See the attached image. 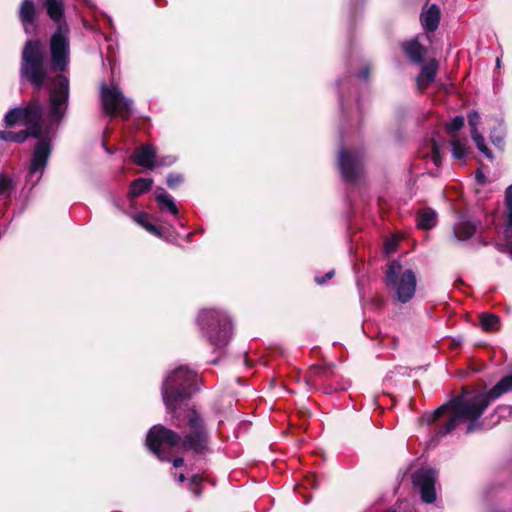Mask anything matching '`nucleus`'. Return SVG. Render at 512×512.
<instances>
[{
    "mask_svg": "<svg viewBox=\"0 0 512 512\" xmlns=\"http://www.w3.org/2000/svg\"><path fill=\"white\" fill-rule=\"evenodd\" d=\"M339 98H340V102L342 103L343 102V95H342V93H340Z\"/></svg>",
    "mask_w": 512,
    "mask_h": 512,
    "instance_id": "nucleus-45",
    "label": "nucleus"
},
{
    "mask_svg": "<svg viewBox=\"0 0 512 512\" xmlns=\"http://www.w3.org/2000/svg\"><path fill=\"white\" fill-rule=\"evenodd\" d=\"M166 182L169 188L174 189L183 182V175L179 173H170Z\"/></svg>",
    "mask_w": 512,
    "mask_h": 512,
    "instance_id": "nucleus-28",
    "label": "nucleus"
},
{
    "mask_svg": "<svg viewBox=\"0 0 512 512\" xmlns=\"http://www.w3.org/2000/svg\"><path fill=\"white\" fill-rule=\"evenodd\" d=\"M403 51L409 60L415 64H421L425 56L424 47L416 40H411L402 45Z\"/></svg>",
    "mask_w": 512,
    "mask_h": 512,
    "instance_id": "nucleus-17",
    "label": "nucleus"
},
{
    "mask_svg": "<svg viewBox=\"0 0 512 512\" xmlns=\"http://www.w3.org/2000/svg\"><path fill=\"white\" fill-rule=\"evenodd\" d=\"M323 369L320 366H312L309 370L308 375L305 376V381L309 389H314L316 386L315 377L320 375Z\"/></svg>",
    "mask_w": 512,
    "mask_h": 512,
    "instance_id": "nucleus-26",
    "label": "nucleus"
},
{
    "mask_svg": "<svg viewBox=\"0 0 512 512\" xmlns=\"http://www.w3.org/2000/svg\"><path fill=\"white\" fill-rule=\"evenodd\" d=\"M69 94V79L65 75H58L50 84L46 111L38 98H32L26 106L10 109L5 114L6 126L22 123L27 130L0 131V140L23 143L29 136L38 138L26 176V184L31 188L41 180L51 154V140L47 135L42 137L40 120L46 114L51 121L59 123L67 112Z\"/></svg>",
    "mask_w": 512,
    "mask_h": 512,
    "instance_id": "nucleus-2",
    "label": "nucleus"
},
{
    "mask_svg": "<svg viewBox=\"0 0 512 512\" xmlns=\"http://www.w3.org/2000/svg\"><path fill=\"white\" fill-rule=\"evenodd\" d=\"M413 484L421 494V499L426 503H433L436 500L435 481L436 472L431 468L420 469L413 475Z\"/></svg>",
    "mask_w": 512,
    "mask_h": 512,
    "instance_id": "nucleus-10",
    "label": "nucleus"
},
{
    "mask_svg": "<svg viewBox=\"0 0 512 512\" xmlns=\"http://www.w3.org/2000/svg\"><path fill=\"white\" fill-rule=\"evenodd\" d=\"M111 201H112V204H113V205H114L118 210H120V211L124 212V209H123L122 205L120 204V201H119V199H118V198L113 197V198L111 199Z\"/></svg>",
    "mask_w": 512,
    "mask_h": 512,
    "instance_id": "nucleus-40",
    "label": "nucleus"
},
{
    "mask_svg": "<svg viewBox=\"0 0 512 512\" xmlns=\"http://www.w3.org/2000/svg\"><path fill=\"white\" fill-rule=\"evenodd\" d=\"M396 246H397L396 240H394V239L388 240V241L385 242L384 252L386 254L393 253L395 251V249H396Z\"/></svg>",
    "mask_w": 512,
    "mask_h": 512,
    "instance_id": "nucleus-35",
    "label": "nucleus"
},
{
    "mask_svg": "<svg viewBox=\"0 0 512 512\" xmlns=\"http://www.w3.org/2000/svg\"><path fill=\"white\" fill-rule=\"evenodd\" d=\"M48 17L56 24L49 48L51 68L65 72L70 62V28L66 22L64 0H43Z\"/></svg>",
    "mask_w": 512,
    "mask_h": 512,
    "instance_id": "nucleus-4",
    "label": "nucleus"
},
{
    "mask_svg": "<svg viewBox=\"0 0 512 512\" xmlns=\"http://www.w3.org/2000/svg\"><path fill=\"white\" fill-rule=\"evenodd\" d=\"M176 161V158L173 156H167L165 158L160 159L158 162L156 161V165L160 166H170Z\"/></svg>",
    "mask_w": 512,
    "mask_h": 512,
    "instance_id": "nucleus-36",
    "label": "nucleus"
},
{
    "mask_svg": "<svg viewBox=\"0 0 512 512\" xmlns=\"http://www.w3.org/2000/svg\"><path fill=\"white\" fill-rule=\"evenodd\" d=\"M431 159L433 161V163L438 167L441 162H442V156H441V153H440V149H439V146L436 144V143H433V146H432V155H431Z\"/></svg>",
    "mask_w": 512,
    "mask_h": 512,
    "instance_id": "nucleus-31",
    "label": "nucleus"
},
{
    "mask_svg": "<svg viewBox=\"0 0 512 512\" xmlns=\"http://www.w3.org/2000/svg\"><path fill=\"white\" fill-rule=\"evenodd\" d=\"M452 146V155L457 160H463L467 156V147L466 144L459 141V140H453L451 142Z\"/></svg>",
    "mask_w": 512,
    "mask_h": 512,
    "instance_id": "nucleus-24",
    "label": "nucleus"
},
{
    "mask_svg": "<svg viewBox=\"0 0 512 512\" xmlns=\"http://www.w3.org/2000/svg\"><path fill=\"white\" fill-rule=\"evenodd\" d=\"M20 73L36 88L41 89L47 79L45 52L39 40H27L21 55Z\"/></svg>",
    "mask_w": 512,
    "mask_h": 512,
    "instance_id": "nucleus-6",
    "label": "nucleus"
},
{
    "mask_svg": "<svg viewBox=\"0 0 512 512\" xmlns=\"http://www.w3.org/2000/svg\"><path fill=\"white\" fill-rule=\"evenodd\" d=\"M386 284L392 289L398 302L407 303L415 295L416 274L412 269H404L399 261L394 260L386 270Z\"/></svg>",
    "mask_w": 512,
    "mask_h": 512,
    "instance_id": "nucleus-7",
    "label": "nucleus"
},
{
    "mask_svg": "<svg viewBox=\"0 0 512 512\" xmlns=\"http://www.w3.org/2000/svg\"><path fill=\"white\" fill-rule=\"evenodd\" d=\"M490 139H491V142L496 145V146H499L502 144L503 142V137L502 136H496L494 134H491L490 135Z\"/></svg>",
    "mask_w": 512,
    "mask_h": 512,
    "instance_id": "nucleus-38",
    "label": "nucleus"
},
{
    "mask_svg": "<svg viewBox=\"0 0 512 512\" xmlns=\"http://www.w3.org/2000/svg\"><path fill=\"white\" fill-rule=\"evenodd\" d=\"M507 240H508L509 253H510V256L512 258V238L511 239H507Z\"/></svg>",
    "mask_w": 512,
    "mask_h": 512,
    "instance_id": "nucleus-43",
    "label": "nucleus"
},
{
    "mask_svg": "<svg viewBox=\"0 0 512 512\" xmlns=\"http://www.w3.org/2000/svg\"><path fill=\"white\" fill-rule=\"evenodd\" d=\"M509 391H512V375L503 377L488 392L465 393L453 398L448 404L441 405L433 412L424 414L420 418V422L431 425L437 422L448 409L452 410L448 420L435 431L430 445L433 444V446H435L441 438L454 431L460 423L467 424V434L480 429L481 424L479 419L490 405L491 401L496 400Z\"/></svg>",
    "mask_w": 512,
    "mask_h": 512,
    "instance_id": "nucleus-3",
    "label": "nucleus"
},
{
    "mask_svg": "<svg viewBox=\"0 0 512 512\" xmlns=\"http://www.w3.org/2000/svg\"><path fill=\"white\" fill-rule=\"evenodd\" d=\"M475 177H476V181L478 184H480V185L486 184L487 178L481 170L476 171Z\"/></svg>",
    "mask_w": 512,
    "mask_h": 512,
    "instance_id": "nucleus-37",
    "label": "nucleus"
},
{
    "mask_svg": "<svg viewBox=\"0 0 512 512\" xmlns=\"http://www.w3.org/2000/svg\"><path fill=\"white\" fill-rule=\"evenodd\" d=\"M19 19L26 34L36 31L37 8L33 0H23L19 8Z\"/></svg>",
    "mask_w": 512,
    "mask_h": 512,
    "instance_id": "nucleus-11",
    "label": "nucleus"
},
{
    "mask_svg": "<svg viewBox=\"0 0 512 512\" xmlns=\"http://www.w3.org/2000/svg\"><path fill=\"white\" fill-rule=\"evenodd\" d=\"M464 126V117L463 116H455L448 124L447 130L451 134L452 137L455 136V133L459 131Z\"/></svg>",
    "mask_w": 512,
    "mask_h": 512,
    "instance_id": "nucleus-27",
    "label": "nucleus"
},
{
    "mask_svg": "<svg viewBox=\"0 0 512 512\" xmlns=\"http://www.w3.org/2000/svg\"><path fill=\"white\" fill-rule=\"evenodd\" d=\"M338 168L346 182H355L363 172V155L340 148L338 154Z\"/></svg>",
    "mask_w": 512,
    "mask_h": 512,
    "instance_id": "nucleus-9",
    "label": "nucleus"
},
{
    "mask_svg": "<svg viewBox=\"0 0 512 512\" xmlns=\"http://www.w3.org/2000/svg\"><path fill=\"white\" fill-rule=\"evenodd\" d=\"M471 137H472L476 147L478 148V150L480 152H482L487 158H492V152L487 147L483 135L481 133H479L478 130H474L471 133Z\"/></svg>",
    "mask_w": 512,
    "mask_h": 512,
    "instance_id": "nucleus-23",
    "label": "nucleus"
},
{
    "mask_svg": "<svg viewBox=\"0 0 512 512\" xmlns=\"http://www.w3.org/2000/svg\"><path fill=\"white\" fill-rule=\"evenodd\" d=\"M477 228V222L466 217H461L453 228L454 238L458 241H465L476 233Z\"/></svg>",
    "mask_w": 512,
    "mask_h": 512,
    "instance_id": "nucleus-13",
    "label": "nucleus"
},
{
    "mask_svg": "<svg viewBox=\"0 0 512 512\" xmlns=\"http://www.w3.org/2000/svg\"><path fill=\"white\" fill-rule=\"evenodd\" d=\"M505 204L507 211V225L505 228V236L507 239H512V184L506 188L505 191Z\"/></svg>",
    "mask_w": 512,
    "mask_h": 512,
    "instance_id": "nucleus-21",
    "label": "nucleus"
},
{
    "mask_svg": "<svg viewBox=\"0 0 512 512\" xmlns=\"http://www.w3.org/2000/svg\"><path fill=\"white\" fill-rule=\"evenodd\" d=\"M186 479L185 475L183 473H180L176 476V480L180 483L184 482Z\"/></svg>",
    "mask_w": 512,
    "mask_h": 512,
    "instance_id": "nucleus-42",
    "label": "nucleus"
},
{
    "mask_svg": "<svg viewBox=\"0 0 512 512\" xmlns=\"http://www.w3.org/2000/svg\"><path fill=\"white\" fill-rule=\"evenodd\" d=\"M152 185L153 180L151 178H137L130 185L128 197L130 199L138 197L149 191Z\"/></svg>",
    "mask_w": 512,
    "mask_h": 512,
    "instance_id": "nucleus-19",
    "label": "nucleus"
},
{
    "mask_svg": "<svg viewBox=\"0 0 512 512\" xmlns=\"http://www.w3.org/2000/svg\"><path fill=\"white\" fill-rule=\"evenodd\" d=\"M359 77L363 79L364 81H367L369 78V68L365 67L362 72L360 73Z\"/></svg>",
    "mask_w": 512,
    "mask_h": 512,
    "instance_id": "nucleus-39",
    "label": "nucleus"
},
{
    "mask_svg": "<svg viewBox=\"0 0 512 512\" xmlns=\"http://www.w3.org/2000/svg\"><path fill=\"white\" fill-rule=\"evenodd\" d=\"M134 162L143 168L153 169L156 166V151L152 145H143L133 154Z\"/></svg>",
    "mask_w": 512,
    "mask_h": 512,
    "instance_id": "nucleus-12",
    "label": "nucleus"
},
{
    "mask_svg": "<svg viewBox=\"0 0 512 512\" xmlns=\"http://www.w3.org/2000/svg\"><path fill=\"white\" fill-rule=\"evenodd\" d=\"M480 324L485 331H496L499 329V317L494 314H482L480 317Z\"/></svg>",
    "mask_w": 512,
    "mask_h": 512,
    "instance_id": "nucleus-22",
    "label": "nucleus"
},
{
    "mask_svg": "<svg viewBox=\"0 0 512 512\" xmlns=\"http://www.w3.org/2000/svg\"><path fill=\"white\" fill-rule=\"evenodd\" d=\"M440 8L432 4L421 14V23L425 30L433 32L438 28L440 22Z\"/></svg>",
    "mask_w": 512,
    "mask_h": 512,
    "instance_id": "nucleus-15",
    "label": "nucleus"
},
{
    "mask_svg": "<svg viewBox=\"0 0 512 512\" xmlns=\"http://www.w3.org/2000/svg\"><path fill=\"white\" fill-rule=\"evenodd\" d=\"M145 230L157 237H162L161 229L154 224H151V223L146 224Z\"/></svg>",
    "mask_w": 512,
    "mask_h": 512,
    "instance_id": "nucleus-33",
    "label": "nucleus"
},
{
    "mask_svg": "<svg viewBox=\"0 0 512 512\" xmlns=\"http://www.w3.org/2000/svg\"><path fill=\"white\" fill-rule=\"evenodd\" d=\"M101 102L104 112L111 118L119 116L123 120H128L133 108V100L125 97L118 85H101Z\"/></svg>",
    "mask_w": 512,
    "mask_h": 512,
    "instance_id": "nucleus-8",
    "label": "nucleus"
},
{
    "mask_svg": "<svg viewBox=\"0 0 512 512\" xmlns=\"http://www.w3.org/2000/svg\"><path fill=\"white\" fill-rule=\"evenodd\" d=\"M111 51H112V46H111V45H109V46H108V53L110 54V53H111Z\"/></svg>",
    "mask_w": 512,
    "mask_h": 512,
    "instance_id": "nucleus-44",
    "label": "nucleus"
},
{
    "mask_svg": "<svg viewBox=\"0 0 512 512\" xmlns=\"http://www.w3.org/2000/svg\"><path fill=\"white\" fill-rule=\"evenodd\" d=\"M197 324L204 338L214 350H223L232 338L233 325L222 310L207 308L199 311Z\"/></svg>",
    "mask_w": 512,
    "mask_h": 512,
    "instance_id": "nucleus-5",
    "label": "nucleus"
},
{
    "mask_svg": "<svg viewBox=\"0 0 512 512\" xmlns=\"http://www.w3.org/2000/svg\"><path fill=\"white\" fill-rule=\"evenodd\" d=\"M202 480H203V478L199 474L193 475L190 479L191 489L196 497H199L201 495V489L199 486H200Z\"/></svg>",
    "mask_w": 512,
    "mask_h": 512,
    "instance_id": "nucleus-29",
    "label": "nucleus"
},
{
    "mask_svg": "<svg viewBox=\"0 0 512 512\" xmlns=\"http://www.w3.org/2000/svg\"><path fill=\"white\" fill-rule=\"evenodd\" d=\"M155 199L161 211L169 212L174 216L178 215V208L173 197L169 195L163 188H158L156 190Z\"/></svg>",
    "mask_w": 512,
    "mask_h": 512,
    "instance_id": "nucleus-16",
    "label": "nucleus"
},
{
    "mask_svg": "<svg viewBox=\"0 0 512 512\" xmlns=\"http://www.w3.org/2000/svg\"><path fill=\"white\" fill-rule=\"evenodd\" d=\"M468 123L471 129V132L477 130V125L480 122V116L477 111L471 110L467 114Z\"/></svg>",
    "mask_w": 512,
    "mask_h": 512,
    "instance_id": "nucleus-30",
    "label": "nucleus"
},
{
    "mask_svg": "<svg viewBox=\"0 0 512 512\" xmlns=\"http://www.w3.org/2000/svg\"><path fill=\"white\" fill-rule=\"evenodd\" d=\"M197 372L187 366H179L164 379L161 396L173 425L184 430L180 436L177 432L154 425L148 432L146 445L160 461H170L166 449H180L194 455H206L210 452V435L206 423L194 407L182 408V404L198 390Z\"/></svg>",
    "mask_w": 512,
    "mask_h": 512,
    "instance_id": "nucleus-1",
    "label": "nucleus"
},
{
    "mask_svg": "<svg viewBox=\"0 0 512 512\" xmlns=\"http://www.w3.org/2000/svg\"><path fill=\"white\" fill-rule=\"evenodd\" d=\"M333 276H334V270H330V271H328L324 276H322V277H316V278H315V282H316L318 285H323V284H325L328 280H330Z\"/></svg>",
    "mask_w": 512,
    "mask_h": 512,
    "instance_id": "nucleus-34",
    "label": "nucleus"
},
{
    "mask_svg": "<svg viewBox=\"0 0 512 512\" xmlns=\"http://www.w3.org/2000/svg\"><path fill=\"white\" fill-rule=\"evenodd\" d=\"M15 188L13 178L5 173H0V199L8 201Z\"/></svg>",
    "mask_w": 512,
    "mask_h": 512,
    "instance_id": "nucleus-20",
    "label": "nucleus"
},
{
    "mask_svg": "<svg viewBox=\"0 0 512 512\" xmlns=\"http://www.w3.org/2000/svg\"><path fill=\"white\" fill-rule=\"evenodd\" d=\"M183 464H184V459L181 458V457H178V458L173 460V466L175 468L181 467Z\"/></svg>",
    "mask_w": 512,
    "mask_h": 512,
    "instance_id": "nucleus-41",
    "label": "nucleus"
},
{
    "mask_svg": "<svg viewBox=\"0 0 512 512\" xmlns=\"http://www.w3.org/2000/svg\"><path fill=\"white\" fill-rule=\"evenodd\" d=\"M148 215L144 212H139L132 216V219L141 227L144 229L146 228V224L149 222L147 221Z\"/></svg>",
    "mask_w": 512,
    "mask_h": 512,
    "instance_id": "nucleus-32",
    "label": "nucleus"
},
{
    "mask_svg": "<svg viewBox=\"0 0 512 512\" xmlns=\"http://www.w3.org/2000/svg\"><path fill=\"white\" fill-rule=\"evenodd\" d=\"M437 223V213L431 208L421 209L417 214V227L424 230L433 228Z\"/></svg>",
    "mask_w": 512,
    "mask_h": 512,
    "instance_id": "nucleus-18",
    "label": "nucleus"
},
{
    "mask_svg": "<svg viewBox=\"0 0 512 512\" xmlns=\"http://www.w3.org/2000/svg\"><path fill=\"white\" fill-rule=\"evenodd\" d=\"M437 70L438 63L434 59L430 60L422 67L421 72L419 73L416 79L419 89L423 90L433 82Z\"/></svg>",
    "mask_w": 512,
    "mask_h": 512,
    "instance_id": "nucleus-14",
    "label": "nucleus"
},
{
    "mask_svg": "<svg viewBox=\"0 0 512 512\" xmlns=\"http://www.w3.org/2000/svg\"><path fill=\"white\" fill-rule=\"evenodd\" d=\"M494 416H497L498 419L495 423L500 422L501 420H508L512 418V406L511 405H500L494 411Z\"/></svg>",
    "mask_w": 512,
    "mask_h": 512,
    "instance_id": "nucleus-25",
    "label": "nucleus"
}]
</instances>
